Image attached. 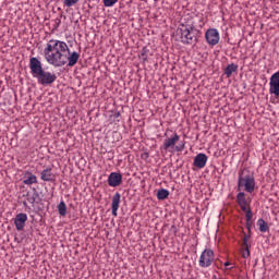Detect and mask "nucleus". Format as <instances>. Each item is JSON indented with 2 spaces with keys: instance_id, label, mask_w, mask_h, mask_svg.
Returning a JSON list of instances; mask_svg holds the SVG:
<instances>
[{
  "instance_id": "25",
  "label": "nucleus",
  "mask_w": 279,
  "mask_h": 279,
  "mask_svg": "<svg viewBox=\"0 0 279 279\" xmlns=\"http://www.w3.org/2000/svg\"><path fill=\"white\" fill-rule=\"evenodd\" d=\"M252 226H254L253 220H246V228L248 230V234L252 232Z\"/></svg>"
},
{
  "instance_id": "28",
  "label": "nucleus",
  "mask_w": 279,
  "mask_h": 279,
  "mask_svg": "<svg viewBox=\"0 0 279 279\" xmlns=\"http://www.w3.org/2000/svg\"><path fill=\"white\" fill-rule=\"evenodd\" d=\"M230 265H232L230 262L225 263V267H230Z\"/></svg>"
},
{
  "instance_id": "4",
  "label": "nucleus",
  "mask_w": 279,
  "mask_h": 279,
  "mask_svg": "<svg viewBox=\"0 0 279 279\" xmlns=\"http://www.w3.org/2000/svg\"><path fill=\"white\" fill-rule=\"evenodd\" d=\"M238 189H244L246 193H252L256 189V179L254 174L250 172L247 169H243L239 171L238 178Z\"/></svg>"
},
{
  "instance_id": "12",
  "label": "nucleus",
  "mask_w": 279,
  "mask_h": 279,
  "mask_svg": "<svg viewBox=\"0 0 279 279\" xmlns=\"http://www.w3.org/2000/svg\"><path fill=\"white\" fill-rule=\"evenodd\" d=\"M206 162H208V156H206V154L199 153L194 157L193 166L196 167V169H204V167H206Z\"/></svg>"
},
{
  "instance_id": "15",
  "label": "nucleus",
  "mask_w": 279,
  "mask_h": 279,
  "mask_svg": "<svg viewBox=\"0 0 279 279\" xmlns=\"http://www.w3.org/2000/svg\"><path fill=\"white\" fill-rule=\"evenodd\" d=\"M236 71H239V65L231 63L225 69V75H227V77H231L232 73H236Z\"/></svg>"
},
{
  "instance_id": "19",
  "label": "nucleus",
  "mask_w": 279,
  "mask_h": 279,
  "mask_svg": "<svg viewBox=\"0 0 279 279\" xmlns=\"http://www.w3.org/2000/svg\"><path fill=\"white\" fill-rule=\"evenodd\" d=\"M37 197H38V192H34L33 194L32 193L26 194V199L28 204H35Z\"/></svg>"
},
{
  "instance_id": "18",
  "label": "nucleus",
  "mask_w": 279,
  "mask_h": 279,
  "mask_svg": "<svg viewBox=\"0 0 279 279\" xmlns=\"http://www.w3.org/2000/svg\"><path fill=\"white\" fill-rule=\"evenodd\" d=\"M167 197H169L168 190H165V189L158 190L157 199L163 201V199H167Z\"/></svg>"
},
{
  "instance_id": "14",
  "label": "nucleus",
  "mask_w": 279,
  "mask_h": 279,
  "mask_svg": "<svg viewBox=\"0 0 279 279\" xmlns=\"http://www.w3.org/2000/svg\"><path fill=\"white\" fill-rule=\"evenodd\" d=\"M40 178L44 182H52L53 173L51 172V168H46L41 171Z\"/></svg>"
},
{
  "instance_id": "9",
  "label": "nucleus",
  "mask_w": 279,
  "mask_h": 279,
  "mask_svg": "<svg viewBox=\"0 0 279 279\" xmlns=\"http://www.w3.org/2000/svg\"><path fill=\"white\" fill-rule=\"evenodd\" d=\"M25 223H27V214H17L14 219V226L19 232L25 230Z\"/></svg>"
},
{
  "instance_id": "21",
  "label": "nucleus",
  "mask_w": 279,
  "mask_h": 279,
  "mask_svg": "<svg viewBox=\"0 0 279 279\" xmlns=\"http://www.w3.org/2000/svg\"><path fill=\"white\" fill-rule=\"evenodd\" d=\"M76 3H80V0H63V4L66 8H73Z\"/></svg>"
},
{
  "instance_id": "11",
  "label": "nucleus",
  "mask_w": 279,
  "mask_h": 279,
  "mask_svg": "<svg viewBox=\"0 0 279 279\" xmlns=\"http://www.w3.org/2000/svg\"><path fill=\"white\" fill-rule=\"evenodd\" d=\"M119 206H121V193L117 192L111 199V213L113 217H118Z\"/></svg>"
},
{
  "instance_id": "20",
  "label": "nucleus",
  "mask_w": 279,
  "mask_h": 279,
  "mask_svg": "<svg viewBox=\"0 0 279 279\" xmlns=\"http://www.w3.org/2000/svg\"><path fill=\"white\" fill-rule=\"evenodd\" d=\"M242 213H245V219L246 221H252L254 214L252 213V207H246L245 210H242Z\"/></svg>"
},
{
  "instance_id": "2",
  "label": "nucleus",
  "mask_w": 279,
  "mask_h": 279,
  "mask_svg": "<svg viewBox=\"0 0 279 279\" xmlns=\"http://www.w3.org/2000/svg\"><path fill=\"white\" fill-rule=\"evenodd\" d=\"M29 69L33 77L37 78L38 84L41 86H51V84L58 80L56 73L43 69V62L36 57L31 58Z\"/></svg>"
},
{
  "instance_id": "26",
  "label": "nucleus",
  "mask_w": 279,
  "mask_h": 279,
  "mask_svg": "<svg viewBox=\"0 0 279 279\" xmlns=\"http://www.w3.org/2000/svg\"><path fill=\"white\" fill-rule=\"evenodd\" d=\"M148 51H149V50H148V49H145V48L142 50L141 56H142L143 60H147V53H148Z\"/></svg>"
},
{
  "instance_id": "10",
  "label": "nucleus",
  "mask_w": 279,
  "mask_h": 279,
  "mask_svg": "<svg viewBox=\"0 0 279 279\" xmlns=\"http://www.w3.org/2000/svg\"><path fill=\"white\" fill-rule=\"evenodd\" d=\"M236 203L241 210H245L251 207L252 201L245 197V192H240L236 194Z\"/></svg>"
},
{
  "instance_id": "7",
  "label": "nucleus",
  "mask_w": 279,
  "mask_h": 279,
  "mask_svg": "<svg viewBox=\"0 0 279 279\" xmlns=\"http://www.w3.org/2000/svg\"><path fill=\"white\" fill-rule=\"evenodd\" d=\"M205 40L210 47L219 45V40H221L219 31L217 28H208L205 33Z\"/></svg>"
},
{
  "instance_id": "5",
  "label": "nucleus",
  "mask_w": 279,
  "mask_h": 279,
  "mask_svg": "<svg viewBox=\"0 0 279 279\" xmlns=\"http://www.w3.org/2000/svg\"><path fill=\"white\" fill-rule=\"evenodd\" d=\"M178 142H180V135L174 133L171 137L163 141L162 149L166 151H184L185 144L183 143L177 145Z\"/></svg>"
},
{
  "instance_id": "22",
  "label": "nucleus",
  "mask_w": 279,
  "mask_h": 279,
  "mask_svg": "<svg viewBox=\"0 0 279 279\" xmlns=\"http://www.w3.org/2000/svg\"><path fill=\"white\" fill-rule=\"evenodd\" d=\"M119 0H102L105 8H112Z\"/></svg>"
},
{
  "instance_id": "27",
  "label": "nucleus",
  "mask_w": 279,
  "mask_h": 279,
  "mask_svg": "<svg viewBox=\"0 0 279 279\" xmlns=\"http://www.w3.org/2000/svg\"><path fill=\"white\" fill-rule=\"evenodd\" d=\"M56 23H57V26H59L60 23H62V21H61L60 19H57V20H56Z\"/></svg>"
},
{
  "instance_id": "23",
  "label": "nucleus",
  "mask_w": 279,
  "mask_h": 279,
  "mask_svg": "<svg viewBox=\"0 0 279 279\" xmlns=\"http://www.w3.org/2000/svg\"><path fill=\"white\" fill-rule=\"evenodd\" d=\"M250 233L248 234H244V238H243V242H242V247H250V245L247 244L248 241H250Z\"/></svg>"
},
{
  "instance_id": "17",
  "label": "nucleus",
  "mask_w": 279,
  "mask_h": 279,
  "mask_svg": "<svg viewBox=\"0 0 279 279\" xmlns=\"http://www.w3.org/2000/svg\"><path fill=\"white\" fill-rule=\"evenodd\" d=\"M58 213L61 217H66V203H64V201L59 203Z\"/></svg>"
},
{
  "instance_id": "3",
  "label": "nucleus",
  "mask_w": 279,
  "mask_h": 279,
  "mask_svg": "<svg viewBox=\"0 0 279 279\" xmlns=\"http://www.w3.org/2000/svg\"><path fill=\"white\" fill-rule=\"evenodd\" d=\"M177 34L183 45H193V43H197L199 29L195 28L193 24H181L177 29Z\"/></svg>"
},
{
  "instance_id": "16",
  "label": "nucleus",
  "mask_w": 279,
  "mask_h": 279,
  "mask_svg": "<svg viewBox=\"0 0 279 279\" xmlns=\"http://www.w3.org/2000/svg\"><path fill=\"white\" fill-rule=\"evenodd\" d=\"M257 226L259 228V231H262V232H269V226L266 223L265 220H263V218H259L257 220Z\"/></svg>"
},
{
  "instance_id": "6",
  "label": "nucleus",
  "mask_w": 279,
  "mask_h": 279,
  "mask_svg": "<svg viewBox=\"0 0 279 279\" xmlns=\"http://www.w3.org/2000/svg\"><path fill=\"white\" fill-rule=\"evenodd\" d=\"M215 263V252L210 248H205L198 259V265L202 268L210 267Z\"/></svg>"
},
{
  "instance_id": "13",
  "label": "nucleus",
  "mask_w": 279,
  "mask_h": 279,
  "mask_svg": "<svg viewBox=\"0 0 279 279\" xmlns=\"http://www.w3.org/2000/svg\"><path fill=\"white\" fill-rule=\"evenodd\" d=\"M23 184H26V186H32V184H38V178L34 173L27 171L24 173Z\"/></svg>"
},
{
  "instance_id": "24",
  "label": "nucleus",
  "mask_w": 279,
  "mask_h": 279,
  "mask_svg": "<svg viewBox=\"0 0 279 279\" xmlns=\"http://www.w3.org/2000/svg\"><path fill=\"white\" fill-rule=\"evenodd\" d=\"M242 248L244 250L242 252V257L250 258V246H242Z\"/></svg>"
},
{
  "instance_id": "8",
  "label": "nucleus",
  "mask_w": 279,
  "mask_h": 279,
  "mask_svg": "<svg viewBox=\"0 0 279 279\" xmlns=\"http://www.w3.org/2000/svg\"><path fill=\"white\" fill-rule=\"evenodd\" d=\"M122 182H123V175H121V173L119 172H111L108 177V184L113 189L117 186H121Z\"/></svg>"
},
{
  "instance_id": "1",
  "label": "nucleus",
  "mask_w": 279,
  "mask_h": 279,
  "mask_svg": "<svg viewBox=\"0 0 279 279\" xmlns=\"http://www.w3.org/2000/svg\"><path fill=\"white\" fill-rule=\"evenodd\" d=\"M44 58L48 64L54 68L64 66L68 62V66H75L80 61V54L77 51L71 52L69 45L59 39H50L44 48Z\"/></svg>"
}]
</instances>
